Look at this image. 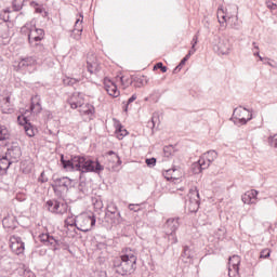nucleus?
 I'll return each mask as SVG.
<instances>
[{"instance_id":"obj_1","label":"nucleus","mask_w":277,"mask_h":277,"mask_svg":"<svg viewBox=\"0 0 277 277\" xmlns=\"http://www.w3.org/2000/svg\"><path fill=\"white\" fill-rule=\"evenodd\" d=\"M61 166L66 172H80V179L88 172H94L101 174L105 170V167L98 161H94L83 156H71L70 159H64V155H61Z\"/></svg>"},{"instance_id":"obj_2","label":"nucleus","mask_w":277,"mask_h":277,"mask_svg":"<svg viewBox=\"0 0 277 277\" xmlns=\"http://www.w3.org/2000/svg\"><path fill=\"white\" fill-rule=\"evenodd\" d=\"M116 274L119 276H131L137 268V255L133 251H127L123 255L114 261Z\"/></svg>"},{"instance_id":"obj_3","label":"nucleus","mask_w":277,"mask_h":277,"mask_svg":"<svg viewBox=\"0 0 277 277\" xmlns=\"http://www.w3.org/2000/svg\"><path fill=\"white\" fill-rule=\"evenodd\" d=\"M21 31L22 34L28 32L29 44L36 47L37 49H40V51H44V47L38 43L41 42V40H44V29L37 28L35 25L28 23L22 27Z\"/></svg>"},{"instance_id":"obj_4","label":"nucleus","mask_w":277,"mask_h":277,"mask_svg":"<svg viewBox=\"0 0 277 277\" xmlns=\"http://www.w3.org/2000/svg\"><path fill=\"white\" fill-rule=\"evenodd\" d=\"M217 159V154L215 150H209L206 154H203L199 160L193 164V170L195 174H200L202 170H207L213 161Z\"/></svg>"},{"instance_id":"obj_5","label":"nucleus","mask_w":277,"mask_h":277,"mask_svg":"<svg viewBox=\"0 0 277 277\" xmlns=\"http://www.w3.org/2000/svg\"><path fill=\"white\" fill-rule=\"evenodd\" d=\"M232 120L236 127H243V124H248L250 120H252V110L242 108H235L233 111Z\"/></svg>"},{"instance_id":"obj_6","label":"nucleus","mask_w":277,"mask_h":277,"mask_svg":"<svg viewBox=\"0 0 277 277\" xmlns=\"http://www.w3.org/2000/svg\"><path fill=\"white\" fill-rule=\"evenodd\" d=\"M212 44L215 53H219V55H228L230 53V40L226 38L214 36Z\"/></svg>"},{"instance_id":"obj_7","label":"nucleus","mask_w":277,"mask_h":277,"mask_svg":"<svg viewBox=\"0 0 277 277\" xmlns=\"http://www.w3.org/2000/svg\"><path fill=\"white\" fill-rule=\"evenodd\" d=\"M78 230L81 233H90L94 226H96V216L92 215H82L77 220Z\"/></svg>"},{"instance_id":"obj_8","label":"nucleus","mask_w":277,"mask_h":277,"mask_svg":"<svg viewBox=\"0 0 277 277\" xmlns=\"http://www.w3.org/2000/svg\"><path fill=\"white\" fill-rule=\"evenodd\" d=\"M52 187L54 192H68L72 187V180L69 177H53Z\"/></svg>"},{"instance_id":"obj_9","label":"nucleus","mask_w":277,"mask_h":277,"mask_svg":"<svg viewBox=\"0 0 277 277\" xmlns=\"http://www.w3.org/2000/svg\"><path fill=\"white\" fill-rule=\"evenodd\" d=\"M188 196V211H190V213H197L198 209H200V193L198 192V188H190Z\"/></svg>"},{"instance_id":"obj_10","label":"nucleus","mask_w":277,"mask_h":277,"mask_svg":"<svg viewBox=\"0 0 277 277\" xmlns=\"http://www.w3.org/2000/svg\"><path fill=\"white\" fill-rule=\"evenodd\" d=\"M39 239L43 246H49L53 252L60 250V240H57L53 235L49 233L40 234Z\"/></svg>"},{"instance_id":"obj_11","label":"nucleus","mask_w":277,"mask_h":277,"mask_svg":"<svg viewBox=\"0 0 277 277\" xmlns=\"http://www.w3.org/2000/svg\"><path fill=\"white\" fill-rule=\"evenodd\" d=\"M5 156L13 162L18 163L21 157H23V151L21 150V146L17 144H13L11 147L6 149Z\"/></svg>"},{"instance_id":"obj_12","label":"nucleus","mask_w":277,"mask_h":277,"mask_svg":"<svg viewBox=\"0 0 277 277\" xmlns=\"http://www.w3.org/2000/svg\"><path fill=\"white\" fill-rule=\"evenodd\" d=\"M87 68L91 75H97L98 72H101V65H98V62L96 61V55L88 54Z\"/></svg>"},{"instance_id":"obj_13","label":"nucleus","mask_w":277,"mask_h":277,"mask_svg":"<svg viewBox=\"0 0 277 277\" xmlns=\"http://www.w3.org/2000/svg\"><path fill=\"white\" fill-rule=\"evenodd\" d=\"M45 207L50 213H64V209H66V205L60 202L55 199H50L47 201Z\"/></svg>"},{"instance_id":"obj_14","label":"nucleus","mask_w":277,"mask_h":277,"mask_svg":"<svg viewBox=\"0 0 277 277\" xmlns=\"http://www.w3.org/2000/svg\"><path fill=\"white\" fill-rule=\"evenodd\" d=\"M71 109H77V107H80V114H84V116H92L95 114V109L92 106V104H81V102H70Z\"/></svg>"},{"instance_id":"obj_15","label":"nucleus","mask_w":277,"mask_h":277,"mask_svg":"<svg viewBox=\"0 0 277 277\" xmlns=\"http://www.w3.org/2000/svg\"><path fill=\"white\" fill-rule=\"evenodd\" d=\"M38 64V58L36 56H26L21 58L17 64V70H24V68H28V66H36Z\"/></svg>"},{"instance_id":"obj_16","label":"nucleus","mask_w":277,"mask_h":277,"mask_svg":"<svg viewBox=\"0 0 277 277\" xmlns=\"http://www.w3.org/2000/svg\"><path fill=\"white\" fill-rule=\"evenodd\" d=\"M106 215H110L113 224H120L122 220V216L120 215V212H118V208L116 206L108 207Z\"/></svg>"},{"instance_id":"obj_17","label":"nucleus","mask_w":277,"mask_h":277,"mask_svg":"<svg viewBox=\"0 0 277 277\" xmlns=\"http://www.w3.org/2000/svg\"><path fill=\"white\" fill-rule=\"evenodd\" d=\"M180 226L179 219H169L164 224V230L166 233H176Z\"/></svg>"},{"instance_id":"obj_18","label":"nucleus","mask_w":277,"mask_h":277,"mask_svg":"<svg viewBox=\"0 0 277 277\" xmlns=\"http://www.w3.org/2000/svg\"><path fill=\"white\" fill-rule=\"evenodd\" d=\"M195 251L189 246H183L182 250V259L184 263H192V260L194 259Z\"/></svg>"},{"instance_id":"obj_19","label":"nucleus","mask_w":277,"mask_h":277,"mask_svg":"<svg viewBox=\"0 0 277 277\" xmlns=\"http://www.w3.org/2000/svg\"><path fill=\"white\" fill-rule=\"evenodd\" d=\"M12 161L6 157H0V176L8 174V170H10V166H12Z\"/></svg>"},{"instance_id":"obj_20","label":"nucleus","mask_w":277,"mask_h":277,"mask_svg":"<svg viewBox=\"0 0 277 277\" xmlns=\"http://www.w3.org/2000/svg\"><path fill=\"white\" fill-rule=\"evenodd\" d=\"M17 120L19 121V124H25L24 129L28 137H34L36 135V133L34 132V127L31 126V123H29L27 117H23V121H21V117H18Z\"/></svg>"},{"instance_id":"obj_21","label":"nucleus","mask_w":277,"mask_h":277,"mask_svg":"<svg viewBox=\"0 0 277 277\" xmlns=\"http://www.w3.org/2000/svg\"><path fill=\"white\" fill-rule=\"evenodd\" d=\"M176 172H179V169L176 168L168 169L166 171H162V176L167 181H179V174H176Z\"/></svg>"},{"instance_id":"obj_22","label":"nucleus","mask_w":277,"mask_h":277,"mask_svg":"<svg viewBox=\"0 0 277 277\" xmlns=\"http://www.w3.org/2000/svg\"><path fill=\"white\" fill-rule=\"evenodd\" d=\"M105 90L109 94V96H114V98H118L120 96V91L118 90V85L115 82H110V84H105Z\"/></svg>"},{"instance_id":"obj_23","label":"nucleus","mask_w":277,"mask_h":277,"mask_svg":"<svg viewBox=\"0 0 277 277\" xmlns=\"http://www.w3.org/2000/svg\"><path fill=\"white\" fill-rule=\"evenodd\" d=\"M81 23H83V15H80V18H78L75 23V28L72 32L77 34L74 36L76 40H79V38H81V31H83V26H81Z\"/></svg>"},{"instance_id":"obj_24","label":"nucleus","mask_w":277,"mask_h":277,"mask_svg":"<svg viewBox=\"0 0 277 277\" xmlns=\"http://www.w3.org/2000/svg\"><path fill=\"white\" fill-rule=\"evenodd\" d=\"M239 263H241V258H239V255L229 258L228 265L229 267H233L235 274H239Z\"/></svg>"},{"instance_id":"obj_25","label":"nucleus","mask_w":277,"mask_h":277,"mask_svg":"<svg viewBox=\"0 0 277 277\" xmlns=\"http://www.w3.org/2000/svg\"><path fill=\"white\" fill-rule=\"evenodd\" d=\"M30 111H32V114H40V111H42V105L40 104V98L38 96L32 98Z\"/></svg>"},{"instance_id":"obj_26","label":"nucleus","mask_w":277,"mask_h":277,"mask_svg":"<svg viewBox=\"0 0 277 277\" xmlns=\"http://www.w3.org/2000/svg\"><path fill=\"white\" fill-rule=\"evenodd\" d=\"M1 109L3 114H14V107H12V104L10 103V96L4 97Z\"/></svg>"},{"instance_id":"obj_27","label":"nucleus","mask_w":277,"mask_h":277,"mask_svg":"<svg viewBox=\"0 0 277 277\" xmlns=\"http://www.w3.org/2000/svg\"><path fill=\"white\" fill-rule=\"evenodd\" d=\"M10 248L15 254H23L25 252V243L11 242Z\"/></svg>"},{"instance_id":"obj_28","label":"nucleus","mask_w":277,"mask_h":277,"mask_svg":"<svg viewBox=\"0 0 277 277\" xmlns=\"http://www.w3.org/2000/svg\"><path fill=\"white\" fill-rule=\"evenodd\" d=\"M164 239H167L169 243H171V246H174V243H179L176 232H166Z\"/></svg>"},{"instance_id":"obj_29","label":"nucleus","mask_w":277,"mask_h":277,"mask_svg":"<svg viewBox=\"0 0 277 277\" xmlns=\"http://www.w3.org/2000/svg\"><path fill=\"white\" fill-rule=\"evenodd\" d=\"M217 21L221 27H226V23L228 19H226V15L224 14V9L222 8H219L217 10Z\"/></svg>"},{"instance_id":"obj_30","label":"nucleus","mask_w":277,"mask_h":277,"mask_svg":"<svg viewBox=\"0 0 277 277\" xmlns=\"http://www.w3.org/2000/svg\"><path fill=\"white\" fill-rule=\"evenodd\" d=\"M10 140V131L5 126H0V142H8Z\"/></svg>"},{"instance_id":"obj_31","label":"nucleus","mask_w":277,"mask_h":277,"mask_svg":"<svg viewBox=\"0 0 277 277\" xmlns=\"http://www.w3.org/2000/svg\"><path fill=\"white\" fill-rule=\"evenodd\" d=\"M128 134L129 132L127 131V129H124L120 123H118L116 128V135L118 140H123Z\"/></svg>"},{"instance_id":"obj_32","label":"nucleus","mask_w":277,"mask_h":277,"mask_svg":"<svg viewBox=\"0 0 277 277\" xmlns=\"http://www.w3.org/2000/svg\"><path fill=\"white\" fill-rule=\"evenodd\" d=\"M108 155L111 156L114 155L113 157V164L111 168L113 170H116L117 166H122V160H120V156H118V154H115L114 150H110L108 151Z\"/></svg>"},{"instance_id":"obj_33","label":"nucleus","mask_w":277,"mask_h":277,"mask_svg":"<svg viewBox=\"0 0 277 277\" xmlns=\"http://www.w3.org/2000/svg\"><path fill=\"white\" fill-rule=\"evenodd\" d=\"M131 81H132V83H135L134 85L136 88H142L144 85V76L132 75L131 76Z\"/></svg>"},{"instance_id":"obj_34","label":"nucleus","mask_w":277,"mask_h":277,"mask_svg":"<svg viewBox=\"0 0 277 277\" xmlns=\"http://www.w3.org/2000/svg\"><path fill=\"white\" fill-rule=\"evenodd\" d=\"M116 82L121 83L123 88H129V85L133 84V81H129V78H124L123 76H117Z\"/></svg>"},{"instance_id":"obj_35","label":"nucleus","mask_w":277,"mask_h":277,"mask_svg":"<svg viewBox=\"0 0 277 277\" xmlns=\"http://www.w3.org/2000/svg\"><path fill=\"white\" fill-rule=\"evenodd\" d=\"M156 124H161V119H159V113H154L151 121L148 122V127L155 129Z\"/></svg>"},{"instance_id":"obj_36","label":"nucleus","mask_w":277,"mask_h":277,"mask_svg":"<svg viewBox=\"0 0 277 277\" xmlns=\"http://www.w3.org/2000/svg\"><path fill=\"white\" fill-rule=\"evenodd\" d=\"M23 5H25V0H13L12 2L14 12H21V10H23Z\"/></svg>"},{"instance_id":"obj_37","label":"nucleus","mask_w":277,"mask_h":277,"mask_svg":"<svg viewBox=\"0 0 277 277\" xmlns=\"http://www.w3.org/2000/svg\"><path fill=\"white\" fill-rule=\"evenodd\" d=\"M265 4H266V8L271 10V12H274L277 10V0H266Z\"/></svg>"},{"instance_id":"obj_38","label":"nucleus","mask_w":277,"mask_h":277,"mask_svg":"<svg viewBox=\"0 0 277 277\" xmlns=\"http://www.w3.org/2000/svg\"><path fill=\"white\" fill-rule=\"evenodd\" d=\"M241 200L245 205H254L248 192L242 195Z\"/></svg>"},{"instance_id":"obj_39","label":"nucleus","mask_w":277,"mask_h":277,"mask_svg":"<svg viewBox=\"0 0 277 277\" xmlns=\"http://www.w3.org/2000/svg\"><path fill=\"white\" fill-rule=\"evenodd\" d=\"M154 70H161V72H168V67L163 66V63L159 62L154 66Z\"/></svg>"},{"instance_id":"obj_40","label":"nucleus","mask_w":277,"mask_h":277,"mask_svg":"<svg viewBox=\"0 0 277 277\" xmlns=\"http://www.w3.org/2000/svg\"><path fill=\"white\" fill-rule=\"evenodd\" d=\"M145 163L148 168H155V166H157V158H147Z\"/></svg>"},{"instance_id":"obj_41","label":"nucleus","mask_w":277,"mask_h":277,"mask_svg":"<svg viewBox=\"0 0 277 277\" xmlns=\"http://www.w3.org/2000/svg\"><path fill=\"white\" fill-rule=\"evenodd\" d=\"M64 85H75L77 83V79L75 78H65L63 80Z\"/></svg>"},{"instance_id":"obj_42","label":"nucleus","mask_w":277,"mask_h":277,"mask_svg":"<svg viewBox=\"0 0 277 277\" xmlns=\"http://www.w3.org/2000/svg\"><path fill=\"white\" fill-rule=\"evenodd\" d=\"M140 203H130L129 206H128V209L130 210V211H134V213H137V211H140Z\"/></svg>"},{"instance_id":"obj_43","label":"nucleus","mask_w":277,"mask_h":277,"mask_svg":"<svg viewBox=\"0 0 277 277\" xmlns=\"http://www.w3.org/2000/svg\"><path fill=\"white\" fill-rule=\"evenodd\" d=\"M38 182L39 183H48L49 182V177H47V174L44 173V171L41 172L40 176L38 177Z\"/></svg>"},{"instance_id":"obj_44","label":"nucleus","mask_w":277,"mask_h":277,"mask_svg":"<svg viewBox=\"0 0 277 277\" xmlns=\"http://www.w3.org/2000/svg\"><path fill=\"white\" fill-rule=\"evenodd\" d=\"M271 251L269 249H264L260 253V259H269Z\"/></svg>"},{"instance_id":"obj_45","label":"nucleus","mask_w":277,"mask_h":277,"mask_svg":"<svg viewBox=\"0 0 277 277\" xmlns=\"http://www.w3.org/2000/svg\"><path fill=\"white\" fill-rule=\"evenodd\" d=\"M247 194H249L251 200H253V199H256V197L259 196V190L251 189L247 192Z\"/></svg>"},{"instance_id":"obj_46","label":"nucleus","mask_w":277,"mask_h":277,"mask_svg":"<svg viewBox=\"0 0 277 277\" xmlns=\"http://www.w3.org/2000/svg\"><path fill=\"white\" fill-rule=\"evenodd\" d=\"M228 276L237 277V276H239V273H235V268H233V266H228Z\"/></svg>"},{"instance_id":"obj_47","label":"nucleus","mask_w":277,"mask_h":277,"mask_svg":"<svg viewBox=\"0 0 277 277\" xmlns=\"http://www.w3.org/2000/svg\"><path fill=\"white\" fill-rule=\"evenodd\" d=\"M11 242H13V243H25V242H23V239L18 236H12L11 237Z\"/></svg>"},{"instance_id":"obj_48","label":"nucleus","mask_w":277,"mask_h":277,"mask_svg":"<svg viewBox=\"0 0 277 277\" xmlns=\"http://www.w3.org/2000/svg\"><path fill=\"white\" fill-rule=\"evenodd\" d=\"M93 277H107V272H105V271H96L94 273Z\"/></svg>"},{"instance_id":"obj_49","label":"nucleus","mask_w":277,"mask_h":277,"mask_svg":"<svg viewBox=\"0 0 277 277\" xmlns=\"http://www.w3.org/2000/svg\"><path fill=\"white\" fill-rule=\"evenodd\" d=\"M198 44V35H195L192 40V47L193 49H196V45Z\"/></svg>"},{"instance_id":"obj_50","label":"nucleus","mask_w":277,"mask_h":277,"mask_svg":"<svg viewBox=\"0 0 277 277\" xmlns=\"http://www.w3.org/2000/svg\"><path fill=\"white\" fill-rule=\"evenodd\" d=\"M5 14H10V11L8 9L4 10V15H3L4 23H8L10 21V15L5 16Z\"/></svg>"},{"instance_id":"obj_51","label":"nucleus","mask_w":277,"mask_h":277,"mask_svg":"<svg viewBox=\"0 0 277 277\" xmlns=\"http://www.w3.org/2000/svg\"><path fill=\"white\" fill-rule=\"evenodd\" d=\"M137 100V95L133 94L128 101H127V104L128 105H131V103H133L134 101Z\"/></svg>"},{"instance_id":"obj_52","label":"nucleus","mask_w":277,"mask_h":277,"mask_svg":"<svg viewBox=\"0 0 277 277\" xmlns=\"http://www.w3.org/2000/svg\"><path fill=\"white\" fill-rule=\"evenodd\" d=\"M194 53H196V48H194V45H192V49L188 51L186 56L192 57V55H194Z\"/></svg>"},{"instance_id":"obj_53","label":"nucleus","mask_w":277,"mask_h":277,"mask_svg":"<svg viewBox=\"0 0 277 277\" xmlns=\"http://www.w3.org/2000/svg\"><path fill=\"white\" fill-rule=\"evenodd\" d=\"M189 60V56H185L181 62H180V66H185L186 62Z\"/></svg>"},{"instance_id":"obj_54","label":"nucleus","mask_w":277,"mask_h":277,"mask_svg":"<svg viewBox=\"0 0 277 277\" xmlns=\"http://www.w3.org/2000/svg\"><path fill=\"white\" fill-rule=\"evenodd\" d=\"M233 29H239V23L237 22V17H235V23L232 25Z\"/></svg>"},{"instance_id":"obj_55","label":"nucleus","mask_w":277,"mask_h":277,"mask_svg":"<svg viewBox=\"0 0 277 277\" xmlns=\"http://www.w3.org/2000/svg\"><path fill=\"white\" fill-rule=\"evenodd\" d=\"M273 144H274L275 148H277V134H275L273 136Z\"/></svg>"},{"instance_id":"obj_56","label":"nucleus","mask_w":277,"mask_h":277,"mask_svg":"<svg viewBox=\"0 0 277 277\" xmlns=\"http://www.w3.org/2000/svg\"><path fill=\"white\" fill-rule=\"evenodd\" d=\"M79 192H81L82 194H85V190H83V184H79Z\"/></svg>"},{"instance_id":"obj_57","label":"nucleus","mask_w":277,"mask_h":277,"mask_svg":"<svg viewBox=\"0 0 277 277\" xmlns=\"http://www.w3.org/2000/svg\"><path fill=\"white\" fill-rule=\"evenodd\" d=\"M30 5H31V8H36V6H38V2L31 1V2H30Z\"/></svg>"},{"instance_id":"obj_58","label":"nucleus","mask_w":277,"mask_h":277,"mask_svg":"<svg viewBox=\"0 0 277 277\" xmlns=\"http://www.w3.org/2000/svg\"><path fill=\"white\" fill-rule=\"evenodd\" d=\"M36 12H37L38 14H42V9L37 8V9H36Z\"/></svg>"},{"instance_id":"obj_59","label":"nucleus","mask_w":277,"mask_h":277,"mask_svg":"<svg viewBox=\"0 0 277 277\" xmlns=\"http://www.w3.org/2000/svg\"><path fill=\"white\" fill-rule=\"evenodd\" d=\"M253 55H254L255 57H260V56H261V54L259 53V51H258V52H254Z\"/></svg>"},{"instance_id":"obj_60","label":"nucleus","mask_w":277,"mask_h":277,"mask_svg":"<svg viewBox=\"0 0 277 277\" xmlns=\"http://www.w3.org/2000/svg\"><path fill=\"white\" fill-rule=\"evenodd\" d=\"M253 47L256 49V51H259V45H256V42H253Z\"/></svg>"},{"instance_id":"obj_61","label":"nucleus","mask_w":277,"mask_h":277,"mask_svg":"<svg viewBox=\"0 0 277 277\" xmlns=\"http://www.w3.org/2000/svg\"><path fill=\"white\" fill-rule=\"evenodd\" d=\"M124 111H129V104H126Z\"/></svg>"},{"instance_id":"obj_62","label":"nucleus","mask_w":277,"mask_h":277,"mask_svg":"<svg viewBox=\"0 0 277 277\" xmlns=\"http://www.w3.org/2000/svg\"><path fill=\"white\" fill-rule=\"evenodd\" d=\"M176 68H177L179 70H181V68H183V66L177 65Z\"/></svg>"},{"instance_id":"obj_63","label":"nucleus","mask_w":277,"mask_h":277,"mask_svg":"<svg viewBox=\"0 0 277 277\" xmlns=\"http://www.w3.org/2000/svg\"><path fill=\"white\" fill-rule=\"evenodd\" d=\"M259 60H260V62H263V57L262 56H259Z\"/></svg>"},{"instance_id":"obj_64","label":"nucleus","mask_w":277,"mask_h":277,"mask_svg":"<svg viewBox=\"0 0 277 277\" xmlns=\"http://www.w3.org/2000/svg\"><path fill=\"white\" fill-rule=\"evenodd\" d=\"M176 70H179V68L175 67L174 70H173V72H176Z\"/></svg>"}]
</instances>
